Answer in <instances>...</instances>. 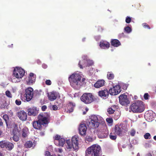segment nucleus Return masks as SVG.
Wrapping results in <instances>:
<instances>
[{
  "mask_svg": "<svg viewBox=\"0 0 156 156\" xmlns=\"http://www.w3.org/2000/svg\"><path fill=\"white\" fill-rule=\"evenodd\" d=\"M132 31V28L129 26L126 27L124 28V31L128 34L130 33Z\"/></svg>",
  "mask_w": 156,
  "mask_h": 156,
  "instance_id": "nucleus-31",
  "label": "nucleus"
},
{
  "mask_svg": "<svg viewBox=\"0 0 156 156\" xmlns=\"http://www.w3.org/2000/svg\"><path fill=\"white\" fill-rule=\"evenodd\" d=\"M81 74L78 72L70 75L68 78L70 85L73 88L77 89L84 83L85 78H83L81 80Z\"/></svg>",
  "mask_w": 156,
  "mask_h": 156,
  "instance_id": "nucleus-1",
  "label": "nucleus"
},
{
  "mask_svg": "<svg viewBox=\"0 0 156 156\" xmlns=\"http://www.w3.org/2000/svg\"><path fill=\"white\" fill-rule=\"evenodd\" d=\"M61 138H62V137H61V136L58 134L55 135V136L54 137V140L56 142L58 141Z\"/></svg>",
  "mask_w": 156,
  "mask_h": 156,
  "instance_id": "nucleus-34",
  "label": "nucleus"
},
{
  "mask_svg": "<svg viewBox=\"0 0 156 156\" xmlns=\"http://www.w3.org/2000/svg\"><path fill=\"white\" fill-rule=\"evenodd\" d=\"M46 108H47V106L45 105H44L43 106L41 107V109L43 111H45V110L46 109Z\"/></svg>",
  "mask_w": 156,
  "mask_h": 156,
  "instance_id": "nucleus-48",
  "label": "nucleus"
},
{
  "mask_svg": "<svg viewBox=\"0 0 156 156\" xmlns=\"http://www.w3.org/2000/svg\"><path fill=\"white\" fill-rule=\"evenodd\" d=\"M36 76L33 73H30L28 78L25 79L26 83L29 85H32L35 82Z\"/></svg>",
  "mask_w": 156,
  "mask_h": 156,
  "instance_id": "nucleus-16",
  "label": "nucleus"
},
{
  "mask_svg": "<svg viewBox=\"0 0 156 156\" xmlns=\"http://www.w3.org/2000/svg\"><path fill=\"white\" fill-rule=\"evenodd\" d=\"M99 45L101 48L106 49L109 47L110 44L106 41H102L100 42Z\"/></svg>",
  "mask_w": 156,
  "mask_h": 156,
  "instance_id": "nucleus-22",
  "label": "nucleus"
},
{
  "mask_svg": "<svg viewBox=\"0 0 156 156\" xmlns=\"http://www.w3.org/2000/svg\"><path fill=\"white\" fill-rule=\"evenodd\" d=\"M85 39V38H83V39H82V41H84Z\"/></svg>",
  "mask_w": 156,
  "mask_h": 156,
  "instance_id": "nucleus-63",
  "label": "nucleus"
},
{
  "mask_svg": "<svg viewBox=\"0 0 156 156\" xmlns=\"http://www.w3.org/2000/svg\"><path fill=\"white\" fill-rule=\"evenodd\" d=\"M111 44L114 47H117L120 45L121 44L118 40L114 39L112 40Z\"/></svg>",
  "mask_w": 156,
  "mask_h": 156,
  "instance_id": "nucleus-28",
  "label": "nucleus"
},
{
  "mask_svg": "<svg viewBox=\"0 0 156 156\" xmlns=\"http://www.w3.org/2000/svg\"><path fill=\"white\" fill-rule=\"evenodd\" d=\"M66 142L65 139L62 137V138L59 140L58 141H55V143L57 146L63 147Z\"/></svg>",
  "mask_w": 156,
  "mask_h": 156,
  "instance_id": "nucleus-27",
  "label": "nucleus"
},
{
  "mask_svg": "<svg viewBox=\"0 0 156 156\" xmlns=\"http://www.w3.org/2000/svg\"><path fill=\"white\" fill-rule=\"evenodd\" d=\"M100 126H101L102 128L101 129L102 132H105V135L103 136H102V137L105 138L108 136V132H107V128L106 125L105 124L103 123L102 125H100Z\"/></svg>",
  "mask_w": 156,
  "mask_h": 156,
  "instance_id": "nucleus-26",
  "label": "nucleus"
},
{
  "mask_svg": "<svg viewBox=\"0 0 156 156\" xmlns=\"http://www.w3.org/2000/svg\"><path fill=\"white\" fill-rule=\"evenodd\" d=\"M99 28H100V30L99 29V31H102V28L101 27H99Z\"/></svg>",
  "mask_w": 156,
  "mask_h": 156,
  "instance_id": "nucleus-60",
  "label": "nucleus"
},
{
  "mask_svg": "<svg viewBox=\"0 0 156 156\" xmlns=\"http://www.w3.org/2000/svg\"><path fill=\"white\" fill-rule=\"evenodd\" d=\"M75 104L72 102H70L68 104L67 111L68 113L72 112L73 111L74 108L75 107Z\"/></svg>",
  "mask_w": 156,
  "mask_h": 156,
  "instance_id": "nucleus-23",
  "label": "nucleus"
},
{
  "mask_svg": "<svg viewBox=\"0 0 156 156\" xmlns=\"http://www.w3.org/2000/svg\"><path fill=\"white\" fill-rule=\"evenodd\" d=\"M131 18L130 17L127 16L126 17V22L127 23H130L131 22Z\"/></svg>",
  "mask_w": 156,
  "mask_h": 156,
  "instance_id": "nucleus-41",
  "label": "nucleus"
},
{
  "mask_svg": "<svg viewBox=\"0 0 156 156\" xmlns=\"http://www.w3.org/2000/svg\"><path fill=\"white\" fill-rule=\"evenodd\" d=\"M144 105L143 102L138 101L131 105L130 109L134 112H141L144 110Z\"/></svg>",
  "mask_w": 156,
  "mask_h": 156,
  "instance_id": "nucleus-7",
  "label": "nucleus"
},
{
  "mask_svg": "<svg viewBox=\"0 0 156 156\" xmlns=\"http://www.w3.org/2000/svg\"><path fill=\"white\" fill-rule=\"evenodd\" d=\"M14 147L13 144L9 142H8L7 145H6V148L9 150H11Z\"/></svg>",
  "mask_w": 156,
  "mask_h": 156,
  "instance_id": "nucleus-29",
  "label": "nucleus"
},
{
  "mask_svg": "<svg viewBox=\"0 0 156 156\" xmlns=\"http://www.w3.org/2000/svg\"><path fill=\"white\" fill-rule=\"evenodd\" d=\"M42 67L44 69H46L47 67V66L45 64H43L42 65Z\"/></svg>",
  "mask_w": 156,
  "mask_h": 156,
  "instance_id": "nucleus-52",
  "label": "nucleus"
},
{
  "mask_svg": "<svg viewBox=\"0 0 156 156\" xmlns=\"http://www.w3.org/2000/svg\"><path fill=\"white\" fill-rule=\"evenodd\" d=\"M128 129V126L126 123H121L115 126V131L117 135L122 136Z\"/></svg>",
  "mask_w": 156,
  "mask_h": 156,
  "instance_id": "nucleus-8",
  "label": "nucleus"
},
{
  "mask_svg": "<svg viewBox=\"0 0 156 156\" xmlns=\"http://www.w3.org/2000/svg\"><path fill=\"white\" fill-rule=\"evenodd\" d=\"M48 99L51 101H53L58 97H60L59 94L56 91H52L48 93Z\"/></svg>",
  "mask_w": 156,
  "mask_h": 156,
  "instance_id": "nucleus-17",
  "label": "nucleus"
},
{
  "mask_svg": "<svg viewBox=\"0 0 156 156\" xmlns=\"http://www.w3.org/2000/svg\"><path fill=\"white\" fill-rule=\"evenodd\" d=\"M52 108L54 110H56L58 109V107L56 105H53L52 107Z\"/></svg>",
  "mask_w": 156,
  "mask_h": 156,
  "instance_id": "nucleus-51",
  "label": "nucleus"
},
{
  "mask_svg": "<svg viewBox=\"0 0 156 156\" xmlns=\"http://www.w3.org/2000/svg\"><path fill=\"white\" fill-rule=\"evenodd\" d=\"M87 127L85 124H81L79 126V129L80 135H85L87 131Z\"/></svg>",
  "mask_w": 156,
  "mask_h": 156,
  "instance_id": "nucleus-21",
  "label": "nucleus"
},
{
  "mask_svg": "<svg viewBox=\"0 0 156 156\" xmlns=\"http://www.w3.org/2000/svg\"><path fill=\"white\" fill-rule=\"evenodd\" d=\"M34 90L30 87H29L25 90V94L24 97L27 101H30L33 98L34 96Z\"/></svg>",
  "mask_w": 156,
  "mask_h": 156,
  "instance_id": "nucleus-12",
  "label": "nucleus"
},
{
  "mask_svg": "<svg viewBox=\"0 0 156 156\" xmlns=\"http://www.w3.org/2000/svg\"><path fill=\"white\" fill-rule=\"evenodd\" d=\"M120 103L122 105L127 106L129 103V101L127 98V96L125 94L120 95L119 97Z\"/></svg>",
  "mask_w": 156,
  "mask_h": 156,
  "instance_id": "nucleus-13",
  "label": "nucleus"
},
{
  "mask_svg": "<svg viewBox=\"0 0 156 156\" xmlns=\"http://www.w3.org/2000/svg\"><path fill=\"white\" fill-rule=\"evenodd\" d=\"M24 74L25 71L23 69L19 67H16L13 71V77L11 78L12 81L15 83L20 82Z\"/></svg>",
  "mask_w": 156,
  "mask_h": 156,
  "instance_id": "nucleus-4",
  "label": "nucleus"
},
{
  "mask_svg": "<svg viewBox=\"0 0 156 156\" xmlns=\"http://www.w3.org/2000/svg\"><path fill=\"white\" fill-rule=\"evenodd\" d=\"M144 138L146 139H150L151 138V135L149 133H146L144 136Z\"/></svg>",
  "mask_w": 156,
  "mask_h": 156,
  "instance_id": "nucleus-35",
  "label": "nucleus"
},
{
  "mask_svg": "<svg viewBox=\"0 0 156 156\" xmlns=\"http://www.w3.org/2000/svg\"><path fill=\"white\" fill-rule=\"evenodd\" d=\"M56 151L58 152L61 153L62 151V148H58L56 150Z\"/></svg>",
  "mask_w": 156,
  "mask_h": 156,
  "instance_id": "nucleus-50",
  "label": "nucleus"
},
{
  "mask_svg": "<svg viewBox=\"0 0 156 156\" xmlns=\"http://www.w3.org/2000/svg\"><path fill=\"white\" fill-rule=\"evenodd\" d=\"M5 94L7 97L9 98H11L12 97V95L11 93L9 90H7L5 92Z\"/></svg>",
  "mask_w": 156,
  "mask_h": 156,
  "instance_id": "nucleus-38",
  "label": "nucleus"
},
{
  "mask_svg": "<svg viewBox=\"0 0 156 156\" xmlns=\"http://www.w3.org/2000/svg\"><path fill=\"white\" fill-rule=\"evenodd\" d=\"M94 62L92 60L88 59L87 55H83L82 57V59L80 61L79 63V66L81 69L87 66H90L94 64Z\"/></svg>",
  "mask_w": 156,
  "mask_h": 156,
  "instance_id": "nucleus-9",
  "label": "nucleus"
},
{
  "mask_svg": "<svg viewBox=\"0 0 156 156\" xmlns=\"http://www.w3.org/2000/svg\"><path fill=\"white\" fill-rule=\"evenodd\" d=\"M137 156H140V154L139 153L137 154Z\"/></svg>",
  "mask_w": 156,
  "mask_h": 156,
  "instance_id": "nucleus-64",
  "label": "nucleus"
},
{
  "mask_svg": "<svg viewBox=\"0 0 156 156\" xmlns=\"http://www.w3.org/2000/svg\"><path fill=\"white\" fill-rule=\"evenodd\" d=\"M154 139L155 140H156V136H154Z\"/></svg>",
  "mask_w": 156,
  "mask_h": 156,
  "instance_id": "nucleus-58",
  "label": "nucleus"
},
{
  "mask_svg": "<svg viewBox=\"0 0 156 156\" xmlns=\"http://www.w3.org/2000/svg\"><path fill=\"white\" fill-rule=\"evenodd\" d=\"M106 121L109 123H111L113 122V120L111 118H107L106 119Z\"/></svg>",
  "mask_w": 156,
  "mask_h": 156,
  "instance_id": "nucleus-43",
  "label": "nucleus"
},
{
  "mask_svg": "<svg viewBox=\"0 0 156 156\" xmlns=\"http://www.w3.org/2000/svg\"><path fill=\"white\" fill-rule=\"evenodd\" d=\"M101 148L98 144H94L86 151L85 156H100Z\"/></svg>",
  "mask_w": 156,
  "mask_h": 156,
  "instance_id": "nucleus-5",
  "label": "nucleus"
},
{
  "mask_svg": "<svg viewBox=\"0 0 156 156\" xmlns=\"http://www.w3.org/2000/svg\"><path fill=\"white\" fill-rule=\"evenodd\" d=\"M46 84L47 85H50L51 84V81L50 80H47L46 81Z\"/></svg>",
  "mask_w": 156,
  "mask_h": 156,
  "instance_id": "nucleus-47",
  "label": "nucleus"
},
{
  "mask_svg": "<svg viewBox=\"0 0 156 156\" xmlns=\"http://www.w3.org/2000/svg\"><path fill=\"white\" fill-rule=\"evenodd\" d=\"M129 148H131L132 147V145L131 144H129Z\"/></svg>",
  "mask_w": 156,
  "mask_h": 156,
  "instance_id": "nucleus-57",
  "label": "nucleus"
},
{
  "mask_svg": "<svg viewBox=\"0 0 156 156\" xmlns=\"http://www.w3.org/2000/svg\"><path fill=\"white\" fill-rule=\"evenodd\" d=\"M107 77L108 79L111 80L113 78L114 75L112 72H109L108 73Z\"/></svg>",
  "mask_w": 156,
  "mask_h": 156,
  "instance_id": "nucleus-33",
  "label": "nucleus"
},
{
  "mask_svg": "<svg viewBox=\"0 0 156 156\" xmlns=\"http://www.w3.org/2000/svg\"><path fill=\"white\" fill-rule=\"evenodd\" d=\"M13 136L12 137L13 140L15 142H17L19 140V138L18 136H20L21 134L20 128L18 127L16 125H15V127L13 130Z\"/></svg>",
  "mask_w": 156,
  "mask_h": 156,
  "instance_id": "nucleus-11",
  "label": "nucleus"
},
{
  "mask_svg": "<svg viewBox=\"0 0 156 156\" xmlns=\"http://www.w3.org/2000/svg\"><path fill=\"white\" fill-rule=\"evenodd\" d=\"M33 145V143L31 141H29L27 142L25 144V146L27 148H30Z\"/></svg>",
  "mask_w": 156,
  "mask_h": 156,
  "instance_id": "nucleus-32",
  "label": "nucleus"
},
{
  "mask_svg": "<svg viewBox=\"0 0 156 156\" xmlns=\"http://www.w3.org/2000/svg\"><path fill=\"white\" fill-rule=\"evenodd\" d=\"M45 156H50L51 155L50 152L48 151L45 152Z\"/></svg>",
  "mask_w": 156,
  "mask_h": 156,
  "instance_id": "nucleus-49",
  "label": "nucleus"
},
{
  "mask_svg": "<svg viewBox=\"0 0 156 156\" xmlns=\"http://www.w3.org/2000/svg\"><path fill=\"white\" fill-rule=\"evenodd\" d=\"M80 99L84 103L89 104L93 101V96L91 93H85L81 96Z\"/></svg>",
  "mask_w": 156,
  "mask_h": 156,
  "instance_id": "nucleus-10",
  "label": "nucleus"
},
{
  "mask_svg": "<svg viewBox=\"0 0 156 156\" xmlns=\"http://www.w3.org/2000/svg\"><path fill=\"white\" fill-rule=\"evenodd\" d=\"M100 38V37L98 36V39H97L96 37L95 38H96V40H99V39Z\"/></svg>",
  "mask_w": 156,
  "mask_h": 156,
  "instance_id": "nucleus-59",
  "label": "nucleus"
},
{
  "mask_svg": "<svg viewBox=\"0 0 156 156\" xmlns=\"http://www.w3.org/2000/svg\"><path fill=\"white\" fill-rule=\"evenodd\" d=\"M109 93V91L107 89L101 90L98 92L99 96L104 99H106L108 97Z\"/></svg>",
  "mask_w": 156,
  "mask_h": 156,
  "instance_id": "nucleus-19",
  "label": "nucleus"
},
{
  "mask_svg": "<svg viewBox=\"0 0 156 156\" xmlns=\"http://www.w3.org/2000/svg\"><path fill=\"white\" fill-rule=\"evenodd\" d=\"M49 116V114H45L44 113L39 115L38 116V120L33 122V125L34 128L41 130L43 124L48 123V120Z\"/></svg>",
  "mask_w": 156,
  "mask_h": 156,
  "instance_id": "nucleus-2",
  "label": "nucleus"
},
{
  "mask_svg": "<svg viewBox=\"0 0 156 156\" xmlns=\"http://www.w3.org/2000/svg\"><path fill=\"white\" fill-rule=\"evenodd\" d=\"M8 141H2L0 142V146L1 148H4L6 147Z\"/></svg>",
  "mask_w": 156,
  "mask_h": 156,
  "instance_id": "nucleus-30",
  "label": "nucleus"
},
{
  "mask_svg": "<svg viewBox=\"0 0 156 156\" xmlns=\"http://www.w3.org/2000/svg\"><path fill=\"white\" fill-rule=\"evenodd\" d=\"M90 73H93L94 72V70H93V68H92V70L90 71Z\"/></svg>",
  "mask_w": 156,
  "mask_h": 156,
  "instance_id": "nucleus-54",
  "label": "nucleus"
},
{
  "mask_svg": "<svg viewBox=\"0 0 156 156\" xmlns=\"http://www.w3.org/2000/svg\"><path fill=\"white\" fill-rule=\"evenodd\" d=\"M144 118L148 122H151L155 116V114L152 110L147 111L144 114Z\"/></svg>",
  "mask_w": 156,
  "mask_h": 156,
  "instance_id": "nucleus-14",
  "label": "nucleus"
},
{
  "mask_svg": "<svg viewBox=\"0 0 156 156\" xmlns=\"http://www.w3.org/2000/svg\"><path fill=\"white\" fill-rule=\"evenodd\" d=\"M109 114H112L114 112V110L112 108H108L107 110Z\"/></svg>",
  "mask_w": 156,
  "mask_h": 156,
  "instance_id": "nucleus-37",
  "label": "nucleus"
},
{
  "mask_svg": "<svg viewBox=\"0 0 156 156\" xmlns=\"http://www.w3.org/2000/svg\"><path fill=\"white\" fill-rule=\"evenodd\" d=\"M105 84V81L103 80L98 81L94 84V87L99 88L103 86Z\"/></svg>",
  "mask_w": 156,
  "mask_h": 156,
  "instance_id": "nucleus-25",
  "label": "nucleus"
},
{
  "mask_svg": "<svg viewBox=\"0 0 156 156\" xmlns=\"http://www.w3.org/2000/svg\"><path fill=\"white\" fill-rule=\"evenodd\" d=\"M90 119L89 125L90 127L94 128L98 127L100 125V122L103 120V119L101 116L96 115H91Z\"/></svg>",
  "mask_w": 156,
  "mask_h": 156,
  "instance_id": "nucleus-6",
  "label": "nucleus"
},
{
  "mask_svg": "<svg viewBox=\"0 0 156 156\" xmlns=\"http://www.w3.org/2000/svg\"><path fill=\"white\" fill-rule=\"evenodd\" d=\"M143 26L145 28H147L148 29H150V28L149 26L146 23H144L142 24Z\"/></svg>",
  "mask_w": 156,
  "mask_h": 156,
  "instance_id": "nucleus-45",
  "label": "nucleus"
},
{
  "mask_svg": "<svg viewBox=\"0 0 156 156\" xmlns=\"http://www.w3.org/2000/svg\"><path fill=\"white\" fill-rule=\"evenodd\" d=\"M17 115L19 119L22 121H25L27 119V113L23 110L18 112Z\"/></svg>",
  "mask_w": 156,
  "mask_h": 156,
  "instance_id": "nucleus-18",
  "label": "nucleus"
},
{
  "mask_svg": "<svg viewBox=\"0 0 156 156\" xmlns=\"http://www.w3.org/2000/svg\"><path fill=\"white\" fill-rule=\"evenodd\" d=\"M3 124V123L1 119L0 118V126H2Z\"/></svg>",
  "mask_w": 156,
  "mask_h": 156,
  "instance_id": "nucleus-55",
  "label": "nucleus"
},
{
  "mask_svg": "<svg viewBox=\"0 0 156 156\" xmlns=\"http://www.w3.org/2000/svg\"><path fill=\"white\" fill-rule=\"evenodd\" d=\"M21 134H22V136L24 138L27 137L29 134V130L28 129L27 127H25L23 128L22 131L20 130Z\"/></svg>",
  "mask_w": 156,
  "mask_h": 156,
  "instance_id": "nucleus-24",
  "label": "nucleus"
},
{
  "mask_svg": "<svg viewBox=\"0 0 156 156\" xmlns=\"http://www.w3.org/2000/svg\"><path fill=\"white\" fill-rule=\"evenodd\" d=\"M136 133L135 130L133 129H132L130 132V134L131 136H134Z\"/></svg>",
  "mask_w": 156,
  "mask_h": 156,
  "instance_id": "nucleus-39",
  "label": "nucleus"
},
{
  "mask_svg": "<svg viewBox=\"0 0 156 156\" xmlns=\"http://www.w3.org/2000/svg\"><path fill=\"white\" fill-rule=\"evenodd\" d=\"M121 86L123 85L122 87V88L124 90H126L127 89V86L126 84H124V83H122L121 84Z\"/></svg>",
  "mask_w": 156,
  "mask_h": 156,
  "instance_id": "nucleus-46",
  "label": "nucleus"
},
{
  "mask_svg": "<svg viewBox=\"0 0 156 156\" xmlns=\"http://www.w3.org/2000/svg\"><path fill=\"white\" fill-rule=\"evenodd\" d=\"M79 138L77 135L74 136L72 137L71 142L69 140H67L66 141V148L67 150L70 151L72 149L74 150H78L79 147Z\"/></svg>",
  "mask_w": 156,
  "mask_h": 156,
  "instance_id": "nucleus-3",
  "label": "nucleus"
},
{
  "mask_svg": "<svg viewBox=\"0 0 156 156\" xmlns=\"http://www.w3.org/2000/svg\"><path fill=\"white\" fill-rule=\"evenodd\" d=\"M28 115H29L35 116L38 113V109L35 107H33L31 108H29L27 110Z\"/></svg>",
  "mask_w": 156,
  "mask_h": 156,
  "instance_id": "nucleus-20",
  "label": "nucleus"
},
{
  "mask_svg": "<svg viewBox=\"0 0 156 156\" xmlns=\"http://www.w3.org/2000/svg\"><path fill=\"white\" fill-rule=\"evenodd\" d=\"M3 118L7 123V122L9 119L8 116L7 114H4L3 115Z\"/></svg>",
  "mask_w": 156,
  "mask_h": 156,
  "instance_id": "nucleus-36",
  "label": "nucleus"
},
{
  "mask_svg": "<svg viewBox=\"0 0 156 156\" xmlns=\"http://www.w3.org/2000/svg\"><path fill=\"white\" fill-rule=\"evenodd\" d=\"M149 96L148 93H145L144 95V98L145 100L148 99Z\"/></svg>",
  "mask_w": 156,
  "mask_h": 156,
  "instance_id": "nucleus-44",
  "label": "nucleus"
},
{
  "mask_svg": "<svg viewBox=\"0 0 156 156\" xmlns=\"http://www.w3.org/2000/svg\"><path fill=\"white\" fill-rule=\"evenodd\" d=\"M2 156L3 155H2V154L0 152V156Z\"/></svg>",
  "mask_w": 156,
  "mask_h": 156,
  "instance_id": "nucleus-62",
  "label": "nucleus"
},
{
  "mask_svg": "<svg viewBox=\"0 0 156 156\" xmlns=\"http://www.w3.org/2000/svg\"><path fill=\"white\" fill-rule=\"evenodd\" d=\"M40 134L41 136H43L44 135V133L43 132H41L40 133Z\"/></svg>",
  "mask_w": 156,
  "mask_h": 156,
  "instance_id": "nucleus-56",
  "label": "nucleus"
},
{
  "mask_svg": "<svg viewBox=\"0 0 156 156\" xmlns=\"http://www.w3.org/2000/svg\"><path fill=\"white\" fill-rule=\"evenodd\" d=\"M15 103L16 105H19L21 104V102L20 100L17 99L16 100Z\"/></svg>",
  "mask_w": 156,
  "mask_h": 156,
  "instance_id": "nucleus-42",
  "label": "nucleus"
},
{
  "mask_svg": "<svg viewBox=\"0 0 156 156\" xmlns=\"http://www.w3.org/2000/svg\"><path fill=\"white\" fill-rule=\"evenodd\" d=\"M40 61L39 60H37V63H39V62H40Z\"/></svg>",
  "mask_w": 156,
  "mask_h": 156,
  "instance_id": "nucleus-61",
  "label": "nucleus"
},
{
  "mask_svg": "<svg viewBox=\"0 0 156 156\" xmlns=\"http://www.w3.org/2000/svg\"><path fill=\"white\" fill-rule=\"evenodd\" d=\"M121 90L120 86L117 85L110 88L109 90V93L112 95H116L120 93Z\"/></svg>",
  "mask_w": 156,
  "mask_h": 156,
  "instance_id": "nucleus-15",
  "label": "nucleus"
},
{
  "mask_svg": "<svg viewBox=\"0 0 156 156\" xmlns=\"http://www.w3.org/2000/svg\"><path fill=\"white\" fill-rule=\"evenodd\" d=\"M87 139V140L89 141H92V139L91 137H88Z\"/></svg>",
  "mask_w": 156,
  "mask_h": 156,
  "instance_id": "nucleus-53",
  "label": "nucleus"
},
{
  "mask_svg": "<svg viewBox=\"0 0 156 156\" xmlns=\"http://www.w3.org/2000/svg\"><path fill=\"white\" fill-rule=\"evenodd\" d=\"M109 137L112 140H115L116 138V136L115 135H113L112 133H111Z\"/></svg>",
  "mask_w": 156,
  "mask_h": 156,
  "instance_id": "nucleus-40",
  "label": "nucleus"
}]
</instances>
